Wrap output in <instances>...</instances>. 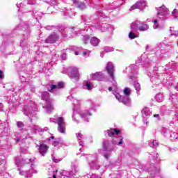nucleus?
<instances>
[{"instance_id": "4468645a", "label": "nucleus", "mask_w": 178, "mask_h": 178, "mask_svg": "<svg viewBox=\"0 0 178 178\" xmlns=\"http://www.w3.org/2000/svg\"><path fill=\"white\" fill-rule=\"evenodd\" d=\"M36 147H38L39 152L42 156H44L46 153L48 152V146L43 141H39V144L36 143Z\"/></svg>"}, {"instance_id": "8fccbe9b", "label": "nucleus", "mask_w": 178, "mask_h": 178, "mask_svg": "<svg viewBox=\"0 0 178 178\" xmlns=\"http://www.w3.org/2000/svg\"><path fill=\"white\" fill-rule=\"evenodd\" d=\"M157 48L158 49H160L161 54H163V50L162 49V43L157 44Z\"/></svg>"}, {"instance_id": "aec40b11", "label": "nucleus", "mask_w": 178, "mask_h": 178, "mask_svg": "<svg viewBox=\"0 0 178 178\" xmlns=\"http://www.w3.org/2000/svg\"><path fill=\"white\" fill-rule=\"evenodd\" d=\"M104 77V73L102 72H97L92 74V80H98L99 81H102Z\"/></svg>"}, {"instance_id": "338daca9", "label": "nucleus", "mask_w": 178, "mask_h": 178, "mask_svg": "<svg viewBox=\"0 0 178 178\" xmlns=\"http://www.w3.org/2000/svg\"><path fill=\"white\" fill-rule=\"evenodd\" d=\"M31 91L32 92H34L35 91V88H34V86H31Z\"/></svg>"}, {"instance_id": "49530a36", "label": "nucleus", "mask_w": 178, "mask_h": 178, "mask_svg": "<svg viewBox=\"0 0 178 178\" xmlns=\"http://www.w3.org/2000/svg\"><path fill=\"white\" fill-rule=\"evenodd\" d=\"M136 34L134 33H133V31H131L129 34V38L131 39V40H134V38H136Z\"/></svg>"}, {"instance_id": "4d7b16f0", "label": "nucleus", "mask_w": 178, "mask_h": 178, "mask_svg": "<svg viewBox=\"0 0 178 178\" xmlns=\"http://www.w3.org/2000/svg\"><path fill=\"white\" fill-rule=\"evenodd\" d=\"M46 30H52V29H55L54 26H45Z\"/></svg>"}, {"instance_id": "1a4fd4ad", "label": "nucleus", "mask_w": 178, "mask_h": 178, "mask_svg": "<svg viewBox=\"0 0 178 178\" xmlns=\"http://www.w3.org/2000/svg\"><path fill=\"white\" fill-rule=\"evenodd\" d=\"M115 97L119 102H122L124 105H126L127 106H130L131 105V99H130V97H123L119 95V93H115Z\"/></svg>"}, {"instance_id": "ddd939ff", "label": "nucleus", "mask_w": 178, "mask_h": 178, "mask_svg": "<svg viewBox=\"0 0 178 178\" xmlns=\"http://www.w3.org/2000/svg\"><path fill=\"white\" fill-rule=\"evenodd\" d=\"M151 178H162L161 175V169L156 165H153L149 170Z\"/></svg>"}, {"instance_id": "0e129e2a", "label": "nucleus", "mask_w": 178, "mask_h": 178, "mask_svg": "<svg viewBox=\"0 0 178 178\" xmlns=\"http://www.w3.org/2000/svg\"><path fill=\"white\" fill-rule=\"evenodd\" d=\"M145 49L147 51H149V49H151V46L149 44H147L145 47Z\"/></svg>"}, {"instance_id": "37998d69", "label": "nucleus", "mask_w": 178, "mask_h": 178, "mask_svg": "<svg viewBox=\"0 0 178 178\" xmlns=\"http://www.w3.org/2000/svg\"><path fill=\"white\" fill-rule=\"evenodd\" d=\"M129 67L131 68L132 73H134V72L137 73V65H131Z\"/></svg>"}, {"instance_id": "412c9836", "label": "nucleus", "mask_w": 178, "mask_h": 178, "mask_svg": "<svg viewBox=\"0 0 178 178\" xmlns=\"http://www.w3.org/2000/svg\"><path fill=\"white\" fill-rule=\"evenodd\" d=\"M131 80H134V87L135 88V90H136V91H140L141 90V86L140 85V83L137 81H136V80H137V76L136 75H131L130 76Z\"/></svg>"}, {"instance_id": "ea45409f", "label": "nucleus", "mask_w": 178, "mask_h": 178, "mask_svg": "<svg viewBox=\"0 0 178 178\" xmlns=\"http://www.w3.org/2000/svg\"><path fill=\"white\" fill-rule=\"evenodd\" d=\"M131 91V90L130 89V88H125L124 90V95H126L127 97H129V95H130Z\"/></svg>"}, {"instance_id": "bf43d9fd", "label": "nucleus", "mask_w": 178, "mask_h": 178, "mask_svg": "<svg viewBox=\"0 0 178 178\" xmlns=\"http://www.w3.org/2000/svg\"><path fill=\"white\" fill-rule=\"evenodd\" d=\"M5 76L3 75V72L2 70H0V79L2 80Z\"/></svg>"}, {"instance_id": "b1692460", "label": "nucleus", "mask_w": 178, "mask_h": 178, "mask_svg": "<svg viewBox=\"0 0 178 178\" xmlns=\"http://www.w3.org/2000/svg\"><path fill=\"white\" fill-rule=\"evenodd\" d=\"M74 173H76V167L74 168V171L69 172L63 170L61 172V175L63 176L64 177H70L71 176H73Z\"/></svg>"}, {"instance_id": "680f3d73", "label": "nucleus", "mask_w": 178, "mask_h": 178, "mask_svg": "<svg viewBox=\"0 0 178 178\" xmlns=\"http://www.w3.org/2000/svg\"><path fill=\"white\" fill-rule=\"evenodd\" d=\"M19 79H20V80L22 81H23V82H24V81H26V77H24V76H19Z\"/></svg>"}, {"instance_id": "7c9ffc66", "label": "nucleus", "mask_w": 178, "mask_h": 178, "mask_svg": "<svg viewBox=\"0 0 178 178\" xmlns=\"http://www.w3.org/2000/svg\"><path fill=\"white\" fill-rule=\"evenodd\" d=\"M65 16H68L69 17H74L76 16V12L72 9L65 10L64 13Z\"/></svg>"}, {"instance_id": "de8ad7c7", "label": "nucleus", "mask_w": 178, "mask_h": 178, "mask_svg": "<svg viewBox=\"0 0 178 178\" xmlns=\"http://www.w3.org/2000/svg\"><path fill=\"white\" fill-rule=\"evenodd\" d=\"M172 15L174 17H178V10L177 9H174L173 11L172 12Z\"/></svg>"}, {"instance_id": "5fc2aeb1", "label": "nucleus", "mask_w": 178, "mask_h": 178, "mask_svg": "<svg viewBox=\"0 0 178 178\" xmlns=\"http://www.w3.org/2000/svg\"><path fill=\"white\" fill-rule=\"evenodd\" d=\"M33 13L35 15V17H36V20H38V16H40V15H42V13L41 12L34 13V11H33Z\"/></svg>"}, {"instance_id": "9b49d317", "label": "nucleus", "mask_w": 178, "mask_h": 178, "mask_svg": "<svg viewBox=\"0 0 178 178\" xmlns=\"http://www.w3.org/2000/svg\"><path fill=\"white\" fill-rule=\"evenodd\" d=\"M24 115L29 118H34L35 116V108L32 106H25L23 111Z\"/></svg>"}, {"instance_id": "4c0bfd02", "label": "nucleus", "mask_w": 178, "mask_h": 178, "mask_svg": "<svg viewBox=\"0 0 178 178\" xmlns=\"http://www.w3.org/2000/svg\"><path fill=\"white\" fill-rule=\"evenodd\" d=\"M51 159L54 162V163H59L60 161H62V158H58V156H51Z\"/></svg>"}, {"instance_id": "c03bdc74", "label": "nucleus", "mask_w": 178, "mask_h": 178, "mask_svg": "<svg viewBox=\"0 0 178 178\" xmlns=\"http://www.w3.org/2000/svg\"><path fill=\"white\" fill-rule=\"evenodd\" d=\"M83 88L85 90H91V84L90 83L86 82L85 85H83Z\"/></svg>"}, {"instance_id": "c756f323", "label": "nucleus", "mask_w": 178, "mask_h": 178, "mask_svg": "<svg viewBox=\"0 0 178 178\" xmlns=\"http://www.w3.org/2000/svg\"><path fill=\"white\" fill-rule=\"evenodd\" d=\"M31 128L33 129V130H35L36 131H39V132L48 131V130H49L48 127H45L43 129H41V128L38 127V126L34 125V124H33L31 126Z\"/></svg>"}, {"instance_id": "f257e3e1", "label": "nucleus", "mask_w": 178, "mask_h": 178, "mask_svg": "<svg viewBox=\"0 0 178 178\" xmlns=\"http://www.w3.org/2000/svg\"><path fill=\"white\" fill-rule=\"evenodd\" d=\"M106 71L108 75V77L113 81V86L108 88V91H112V90L118 89V82H116V78L115 77V72L116 70H115V65L112 62H108L106 66Z\"/></svg>"}, {"instance_id": "e433bc0d", "label": "nucleus", "mask_w": 178, "mask_h": 178, "mask_svg": "<svg viewBox=\"0 0 178 178\" xmlns=\"http://www.w3.org/2000/svg\"><path fill=\"white\" fill-rule=\"evenodd\" d=\"M104 52H113L115 51V48L109 47V46H106L103 48Z\"/></svg>"}, {"instance_id": "7ed1b4c3", "label": "nucleus", "mask_w": 178, "mask_h": 178, "mask_svg": "<svg viewBox=\"0 0 178 178\" xmlns=\"http://www.w3.org/2000/svg\"><path fill=\"white\" fill-rule=\"evenodd\" d=\"M111 142L109 140H105L102 143L103 149L98 150L99 154L104 156L105 159H108L112 155V151L113 149L110 146Z\"/></svg>"}, {"instance_id": "a211bd4d", "label": "nucleus", "mask_w": 178, "mask_h": 178, "mask_svg": "<svg viewBox=\"0 0 178 178\" xmlns=\"http://www.w3.org/2000/svg\"><path fill=\"white\" fill-rule=\"evenodd\" d=\"M72 3L75 8L79 9V10H84V9H87V6L86 3L79 1V0H71Z\"/></svg>"}, {"instance_id": "13d9d810", "label": "nucleus", "mask_w": 178, "mask_h": 178, "mask_svg": "<svg viewBox=\"0 0 178 178\" xmlns=\"http://www.w3.org/2000/svg\"><path fill=\"white\" fill-rule=\"evenodd\" d=\"M34 4H35V1L28 0V5H34Z\"/></svg>"}, {"instance_id": "6ab92c4d", "label": "nucleus", "mask_w": 178, "mask_h": 178, "mask_svg": "<svg viewBox=\"0 0 178 178\" xmlns=\"http://www.w3.org/2000/svg\"><path fill=\"white\" fill-rule=\"evenodd\" d=\"M73 101V105H74V108H73V115H72V120H74V122H76V123H79V121L77 120V119H76V106H77V105H80V101L77 100V99H72Z\"/></svg>"}, {"instance_id": "6e6552de", "label": "nucleus", "mask_w": 178, "mask_h": 178, "mask_svg": "<svg viewBox=\"0 0 178 178\" xmlns=\"http://www.w3.org/2000/svg\"><path fill=\"white\" fill-rule=\"evenodd\" d=\"M64 86L65 83H63V82H58L56 85L50 84V88H47V90L49 92H52V94L58 95L60 92L61 88H63Z\"/></svg>"}, {"instance_id": "0eeeda50", "label": "nucleus", "mask_w": 178, "mask_h": 178, "mask_svg": "<svg viewBox=\"0 0 178 178\" xmlns=\"http://www.w3.org/2000/svg\"><path fill=\"white\" fill-rule=\"evenodd\" d=\"M83 156H85L88 161V165L90 169H93L94 170H98L101 166L97 161H94V158H95L92 154H83Z\"/></svg>"}, {"instance_id": "864d4df0", "label": "nucleus", "mask_w": 178, "mask_h": 178, "mask_svg": "<svg viewBox=\"0 0 178 178\" xmlns=\"http://www.w3.org/2000/svg\"><path fill=\"white\" fill-rule=\"evenodd\" d=\"M56 140H57V143H58V144H63V139L61 138H56Z\"/></svg>"}, {"instance_id": "c9c22d12", "label": "nucleus", "mask_w": 178, "mask_h": 178, "mask_svg": "<svg viewBox=\"0 0 178 178\" xmlns=\"http://www.w3.org/2000/svg\"><path fill=\"white\" fill-rule=\"evenodd\" d=\"M91 40V37L88 35H82V40L83 41L84 44H87L88 41Z\"/></svg>"}, {"instance_id": "69168bd1", "label": "nucleus", "mask_w": 178, "mask_h": 178, "mask_svg": "<svg viewBox=\"0 0 178 178\" xmlns=\"http://www.w3.org/2000/svg\"><path fill=\"white\" fill-rule=\"evenodd\" d=\"M159 157V154H156V156H153V159H158Z\"/></svg>"}, {"instance_id": "f3484780", "label": "nucleus", "mask_w": 178, "mask_h": 178, "mask_svg": "<svg viewBox=\"0 0 178 178\" xmlns=\"http://www.w3.org/2000/svg\"><path fill=\"white\" fill-rule=\"evenodd\" d=\"M59 38L58 34L54 32L49 35L47 38L44 40L45 44H55V42Z\"/></svg>"}, {"instance_id": "423d86ee", "label": "nucleus", "mask_w": 178, "mask_h": 178, "mask_svg": "<svg viewBox=\"0 0 178 178\" xmlns=\"http://www.w3.org/2000/svg\"><path fill=\"white\" fill-rule=\"evenodd\" d=\"M49 121L51 123H55V122H57L58 126V131L59 133H65V131L66 130V124L63 121V117L58 118L57 119L50 118Z\"/></svg>"}, {"instance_id": "58836bf2", "label": "nucleus", "mask_w": 178, "mask_h": 178, "mask_svg": "<svg viewBox=\"0 0 178 178\" xmlns=\"http://www.w3.org/2000/svg\"><path fill=\"white\" fill-rule=\"evenodd\" d=\"M16 124L19 129H22L24 127V123H23L22 121L17 122Z\"/></svg>"}, {"instance_id": "f03ea898", "label": "nucleus", "mask_w": 178, "mask_h": 178, "mask_svg": "<svg viewBox=\"0 0 178 178\" xmlns=\"http://www.w3.org/2000/svg\"><path fill=\"white\" fill-rule=\"evenodd\" d=\"M40 97L42 101H45L46 105L42 106V108H44L46 110L47 113H51L52 112V110L54 109V107L52 106V104L51 102H52V99H51V96L49 95V92L47 91H42L40 92Z\"/></svg>"}, {"instance_id": "72a5a7b5", "label": "nucleus", "mask_w": 178, "mask_h": 178, "mask_svg": "<svg viewBox=\"0 0 178 178\" xmlns=\"http://www.w3.org/2000/svg\"><path fill=\"white\" fill-rule=\"evenodd\" d=\"M149 145L151 148H155V147H158L159 145V143L156 140H150L149 142Z\"/></svg>"}, {"instance_id": "e2e57ef3", "label": "nucleus", "mask_w": 178, "mask_h": 178, "mask_svg": "<svg viewBox=\"0 0 178 178\" xmlns=\"http://www.w3.org/2000/svg\"><path fill=\"white\" fill-rule=\"evenodd\" d=\"M2 111H3V104L0 103V112H2Z\"/></svg>"}, {"instance_id": "473e14b6", "label": "nucleus", "mask_w": 178, "mask_h": 178, "mask_svg": "<svg viewBox=\"0 0 178 178\" xmlns=\"http://www.w3.org/2000/svg\"><path fill=\"white\" fill-rule=\"evenodd\" d=\"M83 137H84V136L81 133L76 134V138L78 139V143H79V145L81 146L83 145V142L81 140Z\"/></svg>"}, {"instance_id": "9d476101", "label": "nucleus", "mask_w": 178, "mask_h": 178, "mask_svg": "<svg viewBox=\"0 0 178 178\" xmlns=\"http://www.w3.org/2000/svg\"><path fill=\"white\" fill-rule=\"evenodd\" d=\"M157 10V17L162 20H165V17H163V16H168V15H169V9H168L165 6L159 7Z\"/></svg>"}, {"instance_id": "f704fd0d", "label": "nucleus", "mask_w": 178, "mask_h": 178, "mask_svg": "<svg viewBox=\"0 0 178 178\" xmlns=\"http://www.w3.org/2000/svg\"><path fill=\"white\" fill-rule=\"evenodd\" d=\"M155 99L157 102H162L163 101V95L159 93L155 96Z\"/></svg>"}, {"instance_id": "20e7f679", "label": "nucleus", "mask_w": 178, "mask_h": 178, "mask_svg": "<svg viewBox=\"0 0 178 178\" xmlns=\"http://www.w3.org/2000/svg\"><path fill=\"white\" fill-rule=\"evenodd\" d=\"M81 20L88 27L94 29L98 26V19H95L94 16L82 15Z\"/></svg>"}, {"instance_id": "09e8293b", "label": "nucleus", "mask_w": 178, "mask_h": 178, "mask_svg": "<svg viewBox=\"0 0 178 178\" xmlns=\"http://www.w3.org/2000/svg\"><path fill=\"white\" fill-rule=\"evenodd\" d=\"M27 45V41L26 40H22L20 42V47H24Z\"/></svg>"}, {"instance_id": "2eb2a0df", "label": "nucleus", "mask_w": 178, "mask_h": 178, "mask_svg": "<svg viewBox=\"0 0 178 178\" xmlns=\"http://www.w3.org/2000/svg\"><path fill=\"white\" fill-rule=\"evenodd\" d=\"M33 173H37V171L35 170V166L33 164H31L29 171L19 170V175H21L22 176H25V177H31Z\"/></svg>"}, {"instance_id": "a878e982", "label": "nucleus", "mask_w": 178, "mask_h": 178, "mask_svg": "<svg viewBox=\"0 0 178 178\" xmlns=\"http://www.w3.org/2000/svg\"><path fill=\"white\" fill-rule=\"evenodd\" d=\"M140 24H141V22L140 21H136L135 22H133L130 26L131 30H132V31H137Z\"/></svg>"}, {"instance_id": "a19ab883", "label": "nucleus", "mask_w": 178, "mask_h": 178, "mask_svg": "<svg viewBox=\"0 0 178 178\" xmlns=\"http://www.w3.org/2000/svg\"><path fill=\"white\" fill-rule=\"evenodd\" d=\"M153 28L157 30H162V29H163V25L157 24L156 25H154Z\"/></svg>"}, {"instance_id": "603ef678", "label": "nucleus", "mask_w": 178, "mask_h": 178, "mask_svg": "<svg viewBox=\"0 0 178 178\" xmlns=\"http://www.w3.org/2000/svg\"><path fill=\"white\" fill-rule=\"evenodd\" d=\"M170 35H175V37H178V31L170 30Z\"/></svg>"}, {"instance_id": "3c124183", "label": "nucleus", "mask_w": 178, "mask_h": 178, "mask_svg": "<svg viewBox=\"0 0 178 178\" xmlns=\"http://www.w3.org/2000/svg\"><path fill=\"white\" fill-rule=\"evenodd\" d=\"M138 3H136L135 4H134L131 8H130V10H134L135 9H138Z\"/></svg>"}, {"instance_id": "774afa93", "label": "nucleus", "mask_w": 178, "mask_h": 178, "mask_svg": "<svg viewBox=\"0 0 178 178\" xmlns=\"http://www.w3.org/2000/svg\"><path fill=\"white\" fill-rule=\"evenodd\" d=\"M141 61H143V58H138L137 61H136V63H141Z\"/></svg>"}, {"instance_id": "f8f14e48", "label": "nucleus", "mask_w": 178, "mask_h": 178, "mask_svg": "<svg viewBox=\"0 0 178 178\" xmlns=\"http://www.w3.org/2000/svg\"><path fill=\"white\" fill-rule=\"evenodd\" d=\"M58 31L61 33L63 37H73L74 35V28L72 29H65L63 27H60Z\"/></svg>"}, {"instance_id": "79ce46f5", "label": "nucleus", "mask_w": 178, "mask_h": 178, "mask_svg": "<svg viewBox=\"0 0 178 178\" xmlns=\"http://www.w3.org/2000/svg\"><path fill=\"white\" fill-rule=\"evenodd\" d=\"M113 144H114L115 145H116V144H118V145L123 144V138H122L121 136L118 143L116 140H113Z\"/></svg>"}, {"instance_id": "052dcab7", "label": "nucleus", "mask_w": 178, "mask_h": 178, "mask_svg": "<svg viewBox=\"0 0 178 178\" xmlns=\"http://www.w3.org/2000/svg\"><path fill=\"white\" fill-rule=\"evenodd\" d=\"M60 58L63 60H66V54H63L61 56H60Z\"/></svg>"}, {"instance_id": "393cba45", "label": "nucleus", "mask_w": 178, "mask_h": 178, "mask_svg": "<svg viewBox=\"0 0 178 178\" xmlns=\"http://www.w3.org/2000/svg\"><path fill=\"white\" fill-rule=\"evenodd\" d=\"M119 133H120V131L116 129H111L109 130H107V134L108 137H112V136H115V134L118 136Z\"/></svg>"}, {"instance_id": "dca6fc26", "label": "nucleus", "mask_w": 178, "mask_h": 178, "mask_svg": "<svg viewBox=\"0 0 178 178\" xmlns=\"http://www.w3.org/2000/svg\"><path fill=\"white\" fill-rule=\"evenodd\" d=\"M34 161H35V158H31L25 160L19 157L15 158V163L18 168L19 166H23L24 163H30V162H34Z\"/></svg>"}, {"instance_id": "a18cd8bd", "label": "nucleus", "mask_w": 178, "mask_h": 178, "mask_svg": "<svg viewBox=\"0 0 178 178\" xmlns=\"http://www.w3.org/2000/svg\"><path fill=\"white\" fill-rule=\"evenodd\" d=\"M22 154H28L29 153V147H21Z\"/></svg>"}, {"instance_id": "4be33fe9", "label": "nucleus", "mask_w": 178, "mask_h": 178, "mask_svg": "<svg viewBox=\"0 0 178 178\" xmlns=\"http://www.w3.org/2000/svg\"><path fill=\"white\" fill-rule=\"evenodd\" d=\"M96 30H100V31H106L108 30V25L106 24H102L97 21V26H95Z\"/></svg>"}, {"instance_id": "bb28decb", "label": "nucleus", "mask_w": 178, "mask_h": 178, "mask_svg": "<svg viewBox=\"0 0 178 178\" xmlns=\"http://www.w3.org/2000/svg\"><path fill=\"white\" fill-rule=\"evenodd\" d=\"M92 113L90 111H86L82 114H80L81 117L82 118V119H83V120L85 122H88V118H90V116H92Z\"/></svg>"}, {"instance_id": "39448f33", "label": "nucleus", "mask_w": 178, "mask_h": 178, "mask_svg": "<svg viewBox=\"0 0 178 178\" xmlns=\"http://www.w3.org/2000/svg\"><path fill=\"white\" fill-rule=\"evenodd\" d=\"M68 76L74 83L79 81L80 74L79 73V69L76 67H70L67 70Z\"/></svg>"}, {"instance_id": "2f4dec72", "label": "nucleus", "mask_w": 178, "mask_h": 178, "mask_svg": "<svg viewBox=\"0 0 178 178\" xmlns=\"http://www.w3.org/2000/svg\"><path fill=\"white\" fill-rule=\"evenodd\" d=\"M142 113L145 115V116H150L152 114L151 110H149V108L147 107L142 110Z\"/></svg>"}, {"instance_id": "5701e85b", "label": "nucleus", "mask_w": 178, "mask_h": 178, "mask_svg": "<svg viewBox=\"0 0 178 178\" xmlns=\"http://www.w3.org/2000/svg\"><path fill=\"white\" fill-rule=\"evenodd\" d=\"M136 3H138L137 6L139 10H144V9H145V7L147 6V1H145V0H140L139 1H137Z\"/></svg>"}, {"instance_id": "cd10ccee", "label": "nucleus", "mask_w": 178, "mask_h": 178, "mask_svg": "<svg viewBox=\"0 0 178 178\" xmlns=\"http://www.w3.org/2000/svg\"><path fill=\"white\" fill-rule=\"evenodd\" d=\"M90 42L93 47H97V45L99 44V39H98L97 37H90Z\"/></svg>"}, {"instance_id": "c85d7f7f", "label": "nucleus", "mask_w": 178, "mask_h": 178, "mask_svg": "<svg viewBox=\"0 0 178 178\" xmlns=\"http://www.w3.org/2000/svg\"><path fill=\"white\" fill-rule=\"evenodd\" d=\"M149 29V26L147 25V24H144L143 22H140V24L138 26L139 31H147Z\"/></svg>"}, {"instance_id": "6e6d98bb", "label": "nucleus", "mask_w": 178, "mask_h": 178, "mask_svg": "<svg viewBox=\"0 0 178 178\" xmlns=\"http://www.w3.org/2000/svg\"><path fill=\"white\" fill-rule=\"evenodd\" d=\"M52 145H54V147H58V145H59V143L56 139H55L54 141H53Z\"/></svg>"}]
</instances>
